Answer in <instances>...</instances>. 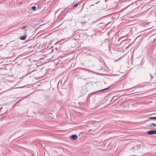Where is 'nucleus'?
Returning a JSON list of instances; mask_svg holds the SVG:
<instances>
[{
    "instance_id": "obj_8",
    "label": "nucleus",
    "mask_w": 156,
    "mask_h": 156,
    "mask_svg": "<svg viewBox=\"0 0 156 156\" xmlns=\"http://www.w3.org/2000/svg\"><path fill=\"white\" fill-rule=\"evenodd\" d=\"M117 96H114L112 98V100L114 101V100H115L116 99H117V98H117Z\"/></svg>"
},
{
    "instance_id": "obj_12",
    "label": "nucleus",
    "mask_w": 156,
    "mask_h": 156,
    "mask_svg": "<svg viewBox=\"0 0 156 156\" xmlns=\"http://www.w3.org/2000/svg\"><path fill=\"white\" fill-rule=\"evenodd\" d=\"M134 87H132L131 88H130L128 89L127 90H128V91H130L131 90H132Z\"/></svg>"
},
{
    "instance_id": "obj_16",
    "label": "nucleus",
    "mask_w": 156,
    "mask_h": 156,
    "mask_svg": "<svg viewBox=\"0 0 156 156\" xmlns=\"http://www.w3.org/2000/svg\"><path fill=\"white\" fill-rule=\"evenodd\" d=\"M23 2L22 1L21 2H20L19 3L20 4H23Z\"/></svg>"
},
{
    "instance_id": "obj_18",
    "label": "nucleus",
    "mask_w": 156,
    "mask_h": 156,
    "mask_svg": "<svg viewBox=\"0 0 156 156\" xmlns=\"http://www.w3.org/2000/svg\"><path fill=\"white\" fill-rule=\"evenodd\" d=\"M100 2V1H99L98 2H96L95 3L96 4H98V3H99Z\"/></svg>"
},
{
    "instance_id": "obj_9",
    "label": "nucleus",
    "mask_w": 156,
    "mask_h": 156,
    "mask_svg": "<svg viewBox=\"0 0 156 156\" xmlns=\"http://www.w3.org/2000/svg\"><path fill=\"white\" fill-rule=\"evenodd\" d=\"M36 6H33L31 7V9L34 11H35L36 10Z\"/></svg>"
},
{
    "instance_id": "obj_11",
    "label": "nucleus",
    "mask_w": 156,
    "mask_h": 156,
    "mask_svg": "<svg viewBox=\"0 0 156 156\" xmlns=\"http://www.w3.org/2000/svg\"><path fill=\"white\" fill-rule=\"evenodd\" d=\"M83 69L86 70V71H89V72H91V70H90L89 69H85V68H82Z\"/></svg>"
},
{
    "instance_id": "obj_4",
    "label": "nucleus",
    "mask_w": 156,
    "mask_h": 156,
    "mask_svg": "<svg viewBox=\"0 0 156 156\" xmlns=\"http://www.w3.org/2000/svg\"><path fill=\"white\" fill-rule=\"evenodd\" d=\"M70 137L73 140H76L78 138L77 135L76 134L72 135Z\"/></svg>"
},
{
    "instance_id": "obj_5",
    "label": "nucleus",
    "mask_w": 156,
    "mask_h": 156,
    "mask_svg": "<svg viewBox=\"0 0 156 156\" xmlns=\"http://www.w3.org/2000/svg\"><path fill=\"white\" fill-rule=\"evenodd\" d=\"M140 146L139 145H137L136 147L134 146L132 147V149L137 150L138 148H140Z\"/></svg>"
},
{
    "instance_id": "obj_3",
    "label": "nucleus",
    "mask_w": 156,
    "mask_h": 156,
    "mask_svg": "<svg viewBox=\"0 0 156 156\" xmlns=\"http://www.w3.org/2000/svg\"><path fill=\"white\" fill-rule=\"evenodd\" d=\"M147 134L149 135H154L156 134V131L151 130L147 132Z\"/></svg>"
},
{
    "instance_id": "obj_1",
    "label": "nucleus",
    "mask_w": 156,
    "mask_h": 156,
    "mask_svg": "<svg viewBox=\"0 0 156 156\" xmlns=\"http://www.w3.org/2000/svg\"><path fill=\"white\" fill-rule=\"evenodd\" d=\"M110 88V87H108L106 88H105V89H103V90H98L97 91H96V92H93V93H90V94L88 96V97H87V98H90L91 97V95L95 93H96V92H100L101 91H104V90H108V89H109Z\"/></svg>"
},
{
    "instance_id": "obj_2",
    "label": "nucleus",
    "mask_w": 156,
    "mask_h": 156,
    "mask_svg": "<svg viewBox=\"0 0 156 156\" xmlns=\"http://www.w3.org/2000/svg\"><path fill=\"white\" fill-rule=\"evenodd\" d=\"M82 90H81V92L83 94H85L86 92L88 91V90L87 89L86 86H83L82 87Z\"/></svg>"
},
{
    "instance_id": "obj_7",
    "label": "nucleus",
    "mask_w": 156,
    "mask_h": 156,
    "mask_svg": "<svg viewBox=\"0 0 156 156\" xmlns=\"http://www.w3.org/2000/svg\"><path fill=\"white\" fill-rule=\"evenodd\" d=\"M149 126L152 127H156V124L154 123H151L149 125Z\"/></svg>"
},
{
    "instance_id": "obj_17",
    "label": "nucleus",
    "mask_w": 156,
    "mask_h": 156,
    "mask_svg": "<svg viewBox=\"0 0 156 156\" xmlns=\"http://www.w3.org/2000/svg\"><path fill=\"white\" fill-rule=\"evenodd\" d=\"M95 35V34H94V35H92L91 36V37H93V36Z\"/></svg>"
},
{
    "instance_id": "obj_6",
    "label": "nucleus",
    "mask_w": 156,
    "mask_h": 156,
    "mask_svg": "<svg viewBox=\"0 0 156 156\" xmlns=\"http://www.w3.org/2000/svg\"><path fill=\"white\" fill-rule=\"evenodd\" d=\"M27 36L26 35H24L20 37V39L22 40H25L27 38Z\"/></svg>"
},
{
    "instance_id": "obj_13",
    "label": "nucleus",
    "mask_w": 156,
    "mask_h": 156,
    "mask_svg": "<svg viewBox=\"0 0 156 156\" xmlns=\"http://www.w3.org/2000/svg\"><path fill=\"white\" fill-rule=\"evenodd\" d=\"M26 27V26H24L22 27L21 28H20V29H21V30H23V29H24Z\"/></svg>"
},
{
    "instance_id": "obj_10",
    "label": "nucleus",
    "mask_w": 156,
    "mask_h": 156,
    "mask_svg": "<svg viewBox=\"0 0 156 156\" xmlns=\"http://www.w3.org/2000/svg\"><path fill=\"white\" fill-rule=\"evenodd\" d=\"M150 118L152 119L156 120V117H151Z\"/></svg>"
},
{
    "instance_id": "obj_15",
    "label": "nucleus",
    "mask_w": 156,
    "mask_h": 156,
    "mask_svg": "<svg viewBox=\"0 0 156 156\" xmlns=\"http://www.w3.org/2000/svg\"><path fill=\"white\" fill-rule=\"evenodd\" d=\"M87 23V21H84L82 22V23L83 24H86Z\"/></svg>"
},
{
    "instance_id": "obj_14",
    "label": "nucleus",
    "mask_w": 156,
    "mask_h": 156,
    "mask_svg": "<svg viewBox=\"0 0 156 156\" xmlns=\"http://www.w3.org/2000/svg\"><path fill=\"white\" fill-rule=\"evenodd\" d=\"M78 4V3H77L76 4H75L73 5V7H77Z\"/></svg>"
}]
</instances>
